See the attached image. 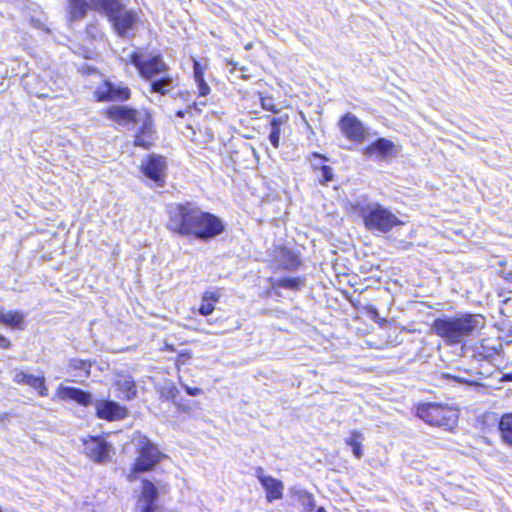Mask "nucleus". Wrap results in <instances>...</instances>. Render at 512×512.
I'll use <instances>...</instances> for the list:
<instances>
[{
  "instance_id": "nucleus-1",
  "label": "nucleus",
  "mask_w": 512,
  "mask_h": 512,
  "mask_svg": "<svg viewBox=\"0 0 512 512\" xmlns=\"http://www.w3.org/2000/svg\"><path fill=\"white\" fill-rule=\"evenodd\" d=\"M484 325L483 316L463 314L457 317L437 318L432 324V329L447 345H456L462 343Z\"/></svg>"
},
{
  "instance_id": "nucleus-2",
  "label": "nucleus",
  "mask_w": 512,
  "mask_h": 512,
  "mask_svg": "<svg viewBox=\"0 0 512 512\" xmlns=\"http://www.w3.org/2000/svg\"><path fill=\"white\" fill-rule=\"evenodd\" d=\"M131 62L145 79L151 80L163 75L162 78L152 81L151 92L165 95L171 90L173 78L165 74L168 70V66L159 56L144 57L135 53L131 56Z\"/></svg>"
},
{
  "instance_id": "nucleus-3",
  "label": "nucleus",
  "mask_w": 512,
  "mask_h": 512,
  "mask_svg": "<svg viewBox=\"0 0 512 512\" xmlns=\"http://www.w3.org/2000/svg\"><path fill=\"white\" fill-rule=\"evenodd\" d=\"M361 214L370 231L387 233L393 227L403 224L389 209L376 202L368 203L361 209Z\"/></svg>"
},
{
  "instance_id": "nucleus-4",
  "label": "nucleus",
  "mask_w": 512,
  "mask_h": 512,
  "mask_svg": "<svg viewBox=\"0 0 512 512\" xmlns=\"http://www.w3.org/2000/svg\"><path fill=\"white\" fill-rule=\"evenodd\" d=\"M196 210L197 207L191 203L171 207L167 228L182 236H191Z\"/></svg>"
},
{
  "instance_id": "nucleus-5",
  "label": "nucleus",
  "mask_w": 512,
  "mask_h": 512,
  "mask_svg": "<svg viewBox=\"0 0 512 512\" xmlns=\"http://www.w3.org/2000/svg\"><path fill=\"white\" fill-rule=\"evenodd\" d=\"M192 230L191 236L207 240L222 233L224 225L218 217L197 207Z\"/></svg>"
},
{
  "instance_id": "nucleus-6",
  "label": "nucleus",
  "mask_w": 512,
  "mask_h": 512,
  "mask_svg": "<svg viewBox=\"0 0 512 512\" xmlns=\"http://www.w3.org/2000/svg\"><path fill=\"white\" fill-rule=\"evenodd\" d=\"M161 453L147 438H143L139 448V456L136 459L134 470L128 476L130 481L136 479L137 472L151 470L160 460Z\"/></svg>"
},
{
  "instance_id": "nucleus-7",
  "label": "nucleus",
  "mask_w": 512,
  "mask_h": 512,
  "mask_svg": "<svg viewBox=\"0 0 512 512\" xmlns=\"http://www.w3.org/2000/svg\"><path fill=\"white\" fill-rule=\"evenodd\" d=\"M130 95V89L126 85L110 80L103 81L94 91V97L99 102L126 101Z\"/></svg>"
},
{
  "instance_id": "nucleus-8",
  "label": "nucleus",
  "mask_w": 512,
  "mask_h": 512,
  "mask_svg": "<svg viewBox=\"0 0 512 512\" xmlns=\"http://www.w3.org/2000/svg\"><path fill=\"white\" fill-rule=\"evenodd\" d=\"M116 33L121 37H126L134 29L138 22V14L134 10L127 9L123 4L108 16Z\"/></svg>"
},
{
  "instance_id": "nucleus-9",
  "label": "nucleus",
  "mask_w": 512,
  "mask_h": 512,
  "mask_svg": "<svg viewBox=\"0 0 512 512\" xmlns=\"http://www.w3.org/2000/svg\"><path fill=\"white\" fill-rule=\"evenodd\" d=\"M401 147L387 138H379L362 149V154L368 158L388 160L396 157Z\"/></svg>"
},
{
  "instance_id": "nucleus-10",
  "label": "nucleus",
  "mask_w": 512,
  "mask_h": 512,
  "mask_svg": "<svg viewBox=\"0 0 512 512\" xmlns=\"http://www.w3.org/2000/svg\"><path fill=\"white\" fill-rule=\"evenodd\" d=\"M166 170L165 158L157 154L149 155L141 164L143 174L159 187H162L165 183Z\"/></svg>"
},
{
  "instance_id": "nucleus-11",
  "label": "nucleus",
  "mask_w": 512,
  "mask_h": 512,
  "mask_svg": "<svg viewBox=\"0 0 512 512\" xmlns=\"http://www.w3.org/2000/svg\"><path fill=\"white\" fill-rule=\"evenodd\" d=\"M135 124H141L135 133L134 145L145 149L150 148L155 141L156 131L154 129L151 115L143 110L138 116Z\"/></svg>"
},
{
  "instance_id": "nucleus-12",
  "label": "nucleus",
  "mask_w": 512,
  "mask_h": 512,
  "mask_svg": "<svg viewBox=\"0 0 512 512\" xmlns=\"http://www.w3.org/2000/svg\"><path fill=\"white\" fill-rule=\"evenodd\" d=\"M339 128L348 140L356 143H362L368 135L363 123L352 113H346L340 119Z\"/></svg>"
},
{
  "instance_id": "nucleus-13",
  "label": "nucleus",
  "mask_w": 512,
  "mask_h": 512,
  "mask_svg": "<svg viewBox=\"0 0 512 512\" xmlns=\"http://www.w3.org/2000/svg\"><path fill=\"white\" fill-rule=\"evenodd\" d=\"M421 417L432 425L448 427L455 424L457 413L455 410L442 406L429 405L421 411Z\"/></svg>"
},
{
  "instance_id": "nucleus-14",
  "label": "nucleus",
  "mask_w": 512,
  "mask_h": 512,
  "mask_svg": "<svg viewBox=\"0 0 512 512\" xmlns=\"http://www.w3.org/2000/svg\"><path fill=\"white\" fill-rule=\"evenodd\" d=\"M86 455L95 462H104L109 458L110 445L102 437L89 436L83 440Z\"/></svg>"
},
{
  "instance_id": "nucleus-15",
  "label": "nucleus",
  "mask_w": 512,
  "mask_h": 512,
  "mask_svg": "<svg viewBox=\"0 0 512 512\" xmlns=\"http://www.w3.org/2000/svg\"><path fill=\"white\" fill-rule=\"evenodd\" d=\"M95 409L97 417L107 421H117L127 416V409L124 406L110 400H97Z\"/></svg>"
},
{
  "instance_id": "nucleus-16",
  "label": "nucleus",
  "mask_w": 512,
  "mask_h": 512,
  "mask_svg": "<svg viewBox=\"0 0 512 512\" xmlns=\"http://www.w3.org/2000/svg\"><path fill=\"white\" fill-rule=\"evenodd\" d=\"M256 477L266 491V499L269 502L281 499L283 496L284 484L282 481L271 476L265 475L261 467L256 468Z\"/></svg>"
},
{
  "instance_id": "nucleus-17",
  "label": "nucleus",
  "mask_w": 512,
  "mask_h": 512,
  "mask_svg": "<svg viewBox=\"0 0 512 512\" xmlns=\"http://www.w3.org/2000/svg\"><path fill=\"white\" fill-rule=\"evenodd\" d=\"M13 381L17 384L28 385L38 391L42 397L48 395L44 376H35L20 369L14 370Z\"/></svg>"
},
{
  "instance_id": "nucleus-18",
  "label": "nucleus",
  "mask_w": 512,
  "mask_h": 512,
  "mask_svg": "<svg viewBox=\"0 0 512 512\" xmlns=\"http://www.w3.org/2000/svg\"><path fill=\"white\" fill-rule=\"evenodd\" d=\"M141 112L125 106H112L105 111V114L110 120L120 125H128L135 124Z\"/></svg>"
},
{
  "instance_id": "nucleus-19",
  "label": "nucleus",
  "mask_w": 512,
  "mask_h": 512,
  "mask_svg": "<svg viewBox=\"0 0 512 512\" xmlns=\"http://www.w3.org/2000/svg\"><path fill=\"white\" fill-rule=\"evenodd\" d=\"M56 396L60 400H73L83 406H88L92 401V395L89 392L64 385L57 388Z\"/></svg>"
},
{
  "instance_id": "nucleus-20",
  "label": "nucleus",
  "mask_w": 512,
  "mask_h": 512,
  "mask_svg": "<svg viewBox=\"0 0 512 512\" xmlns=\"http://www.w3.org/2000/svg\"><path fill=\"white\" fill-rule=\"evenodd\" d=\"M158 498V490L153 483L150 481H144L142 486L141 497L139 498V503L141 505V512H155L157 506L155 501Z\"/></svg>"
},
{
  "instance_id": "nucleus-21",
  "label": "nucleus",
  "mask_w": 512,
  "mask_h": 512,
  "mask_svg": "<svg viewBox=\"0 0 512 512\" xmlns=\"http://www.w3.org/2000/svg\"><path fill=\"white\" fill-rule=\"evenodd\" d=\"M115 385L121 393V397L126 400H131L137 395V388L135 381L131 375L124 373H117L114 380Z\"/></svg>"
},
{
  "instance_id": "nucleus-22",
  "label": "nucleus",
  "mask_w": 512,
  "mask_h": 512,
  "mask_svg": "<svg viewBox=\"0 0 512 512\" xmlns=\"http://www.w3.org/2000/svg\"><path fill=\"white\" fill-rule=\"evenodd\" d=\"M25 315L20 311L0 309V324L17 330H23Z\"/></svg>"
},
{
  "instance_id": "nucleus-23",
  "label": "nucleus",
  "mask_w": 512,
  "mask_h": 512,
  "mask_svg": "<svg viewBox=\"0 0 512 512\" xmlns=\"http://www.w3.org/2000/svg\"><path fill=\"white\" fill-rule=\"evenodd\" d=\"M94 7L92 0H69V15L71 20L85 17L87 11Z\"/></svg>"
},
{
  "instance_id": "nucleus-24",
  "label": "nucleus",
  "mask_w": 512,
  "mask_h": 512,
  "mask_svg": "<svg viewBox=\"0 0 512 512\" xmlns=\"http://www.w3.org/2000/svg\"><path fill=\"white\" fill-rule=\"evenodd\" d=\"M193 60V75L197 84L199 96H207L210 93V87L204 80L203 68L201 64L195 59Z\"/></svg>"
},
{
  "instance_id": "nucleus-25",
  "label": "nucleus",
  "mask_w": 512,
  "mask_h": 512,
  "mask_svg": "<svg viewBox=\"0 0 512 512\" xmlns=\"http://www.w3.org/2000/svg\"><path fill=\"white\" fill-rule=\"evenodd\" d=\"M501 440L512 447V414H504L499 421Z\"/></svg>"
},
{
  "instance_id": "nucleus-26",
  "label": "nucleus",
  "mask_w": 512,
  "mask_h": 512,
  "mask_svg": "<svg viewBox=\"0 0 512 512\" xmlns=\"http://www.w3.org/2000/svg\"><path fill=\"white\" fill-rule=\"evenodd\" d=\"M68 366L71 370L79 371L75 376L88 377L90 374L91 363L86 360L72 358L69 360Z\"/></svg>"
},
{
  "instance_id": "nucleus-27",
  "label": "nucleus",
  "mask_w": 512,
  "mask_h": 512,
  "mask_svg": "<svg viewBox=\"0 0 512 512\" xmlns=\"http://www.w3.org/2000/svg\"><path fill=\"white\" fill-rule=\"evenodd\" d=\"M122 5L123 3L120 0H95L94 2V7L101 9L107 17L117 9H120Z\"/></svg>"
},
{
  "instance_id": "nucleus-28",
  "label": "nucleus",
  "mask_w": 512,
  "mask_h": 512,
  "mask_svg": "<svg viewBox=\"0 0 512 512\" xmlns=\"http://www.w3.org/2000/svg\"><path fill=\"white\" fill-rule=\"evenodd\" d=\"M160 397L164 400H173L178 394V389L171 381H166L157 388Z\"/></svg>"
},
{
  "instance_id": "nucleus-29",
  "label": "nucleus",
  "mask_w": 512,
  "mask_h": 512,
  "mask_svg": "<svg viewBox=\"0 0 512 512\" xmlns=\"http://www.w3.org/2000/svg\"><path fill=\"white\" fill-rule=\"evenodd\" d=\"M284 120L282 117L279 118H273L271 120V132L269 135V140L274 148L279 147V141H280V133H281V125L283 124Z\"/></svg>"
},
{
  "instance_id": "nucleus-30",
  "label": "nucleus",
  "mask_w": 512,
  "mask_h": 512,
  "mask_svg": "<svg viewBox=\"0 0 512 512\" xmlns=\"http://www.w3.org/2000/svg\"><path fill=\"white\" fill-rule=\"evenodd\" d=\"M363 439V436L358 431H353L351 433V436L346 439L347 445L352 447L353 454L356 458L362 457V449H361V441Z\"/></svg>"
},
{
  "instance_id": "nucleus-31",
  "label": "nucleus",
  "mask_w": 512,
  "mask_h": 512,
  "mask_svg": "<svg viewBox=\"0 0 512 512\" xmlns=\"http://www.w3.org/2000/svg\"><path fill=\"white\" fill-rule=\"evenodd\" d=\"M478 354L485 357L490 358L498 353V350L495 346L490 345V340L485 339L481 342V345L477 348Z\"/></svg>"
},
{
  "instance_id": "nucleus-32",
  "label": "nucleus",
  "mask_w": 512,
  "mask_h": 512,
  "mask_svg": "<svg viewBox=\"0 0 512 512\" xmlns=\"http://www.w3.org/2000/svg\"><path fill=\"white\" fill-rule=\"evenodd\" d=\"M301 281L299 278H282L276 280L274 285L282 288H287L291 290H298L300 287Z\"/></svg>"
},
{
  "instance_id": "nucleus-33",
  "label": "nucleus",
  "mask_w": 512,
  "mask_h": 512,
  "mask_svg": "<svg viewBox=\"0 0 512 512\" xmlns=\"http://www.w3.org/2000/svg\"><path fill=\"white\" fill-rule=\"evenodd\" d=\"M214 309H215L214 304L209 301H205L204 298L202 297L201 305L198 310L199 313L202 316H208L214 311Z\"/></svg>"
},
{
  "instance_id": "nucleus-34",
  "label": "nucleus",
  "mask_w": 512,
  "mask_h": 512,
  "mask_svg": "<svg viewBox=\"0 0 512 512\" xmlns=\"http://www.w3.org/2000/svg\"><path fill=\"white\" fill-rule=\"evenodd\" d=\"M202 297L205 301L215 304L219 301L221 293L219 290H208L203 293Z\"/></svg>"
},
{
  "instance_id": "nucleus-35",
  "label": "nucleus",
  "mask_w": 512,
  "mask_h": 512,
  "mask_svg": "<svg viewBox=\"0 0 512 512\" xmlns=\"http://www.w3.org/2000/svg\"><path fill=\"white\" fill-rule=\"evenodd\" d=\"M321 178L323 182L331 181L333 178V169L329 166H323L321 168Z\"/></svg>"
},
{
  "instance_id": "nucleus-36",
  "label": "nucleus",
  "mask_w": 512,
  "mask_h": 512,
  "mask_svg": "<svg viewBox=\"0 0 512 512\" xmlns=\"http://www.w3.org/2000/svg\"><path fill=\"white\" fill-rule=\"evenodd\" d=\"M262 107L267 111L277 112L275 105L272 103L270 98H261Z\"/></svg>"
},
{
  "instance_id": "nucleus-37",
  "label": "nucleus",
  "mask_w": 512,
  "mask_h": 512,
  "mask_svg": "<svg viewBox=\"0 0 512 512\" xmlns=\"http://www.w3.org/2000/svg\"><path fill=\"white\" fill-rule=\"evenodd\" d=\"M236 71H239L240 72V78L242 79H248L250 76L246 73L247 72V68L246 67H238L236 64H233V67L231 69V72H236Z\"/></svg>"
},
{
  "instance_id": "nucleus-38",
  "label": "nucleus",
  "mask_w": 512,
  "mask_h": 512,
  "mask_svg": "<svg viewBox=\"0 0 512 512\" xmlns=\"http://www.w3.org/2000/svg\"><path fill=\"white\" fill-rule=\"evenodd\" d=\"M183 387L186 390L187 394H189L191 396H198V395L202 394V392H203L202 389L197 388V387L192 388L187 385H184Z\"/></svg>"
},
{
  "instance_id": "nucleus-39",
  "label": "nucleus",
  "mask_w": 512,
  "mask_h": 512,
  "mask_svg": "<svg viewBox=\"0 0 512 512\" xmlns=\"http://www.w3.org/2000/svg\"><path fill=\"white\" fill-rule=\"evenodd\" d=\"M301 499L303 501V504H307L309 506H312L313 505V497L311 494L309 493H306L304 492L302 495H301Z\"/></svg>"
},
{
  "instance_id": "nucleus-40",
  "label": "nucleus",
  "mask_w": 512,
  "mask_h": 512,
  "mask_svg": "<svg viewBox=\"0 0 512 512\" xmlns=\"http://www.w3.org/2000/svg\"><path fill=\"white\" fill-rule=\"evenodd\" d=\"M9 346H10V341L5 336L0 334V347L8 348Z\"/></svg>"
},
{
  "instance_id": "nucleus-41",
  "label": "nucleus",
  "mask_w": 512,
  "mask_h": 512,
  "mask_svg": "<svg viewBox=\"0 0 512 512\" xmlns=\"http://www.w3.org/2000/svg\"><path fill=\"white\" fill-rule=\"evenodd\" d=\"M184 115H185V112L182 111V110H179V111L176 112V116L177 117H184Z\"/></svg>"
},
{
  "instance_id": "nucleus-42",
  "label": "nucleus",
  "mask_w": 512,
  "mask_h": 512,
  "mask_svg": "<svg viewBox=\"0 0 512 512\" xmlns=\"http://www.w3.org/2000/svg\"><path fill=\"white\" fill-rule=\"evenodd\" d=\"M505 379L512 380V374H506L505 375Z\"/></svg>"
},
{
  "instance_id": "nucleus-43",
  "label": "nucleus",
  "mask_w": 512,
  "mask_h": 512,
  "mask_svg": "<svg viewBox=\"0 0 512 512\" xmlns=\"http://www.w3.org/2000/svg\"><path fill=\"white\" fill-rule=\"evenodd\" d=\"M251 47H252V44H248V45H246V47H245V48H246L247 50H249V49H251Z\"/></svg>"
},
{
  "instance_id": "nucleus-44",
  "label": "nucleus",
  "mask_w": 512,
  "mask_h": 512,
  "mask_svg": "<svg viewBox=\"0 0 512 512\" xmlns=\"http://www.w3.org/2000/svg\"><path fill=\"white\" fill-rule=\"evenodd\" d=\"M316 512H326L324 508H319Z\"/></svg>"
}]
</instances>
